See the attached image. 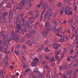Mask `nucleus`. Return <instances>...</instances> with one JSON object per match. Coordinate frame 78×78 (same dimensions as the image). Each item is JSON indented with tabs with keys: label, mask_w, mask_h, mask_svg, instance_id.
<instances>
[{
	"label": "nucleus",
	"mask_w": 78,
	"mask_h": 78,
	"mask_svg": "<svg viewBox=\"0 0 78 78\" xmlns=\"http://www.w3.org/2000/svg\"><path fill=\"white\" fill-rule=\"evenodd\" d=\"M27 1V0H21V2L20 3V5L17 6L16 8V9H18V11H22L23 9V7L25 5V2Z\"/></svg>",
	"instance_id": "nucleus-1"
},
{
	"label": "nucleus",
	"mask_w": 78,
	"mask_h": 78,
	"mask_svg": "<svg viewBox=\"0 0 78 78\" xmlns=\"http://www.w3.org/2000/svg\"><path fill=\"white\" fill-rule=\"evenodd\" d=\"M21 25L19 23H17L16 24V33H19V30L21 29Z\"/></svg>",
	"instance_id": "nucleus-2"
},
{
	"label": "nucleus",
	"mask_w": 78,
	"mask_h": 78,
	"mask_svg": "<svg viewBox=\"0 0 78 78\" xmlns=\"http://www.w3.org/2000/svg\"><path fill=\"white\" fill-rule=\"evenodd\" d=\"M52 46L54 49L57 50L59 48V47H60V44L58 43H54L52 44Z\"/></svg>",
	"instance_id": "nucleus-3"
},
{
	"label": "nucleus",
	"mask_w": 78,
	"mask_h": 78,
	"mask_svg": "<svg viewBox=\"0 0 78 78\" xmlns=\"http://www.w3.org/2000/svg\"><path fill=\"white\" fill-rule=\"evenodd\" d=\"M20 16L19 15H17L16 16L15 18L14 21L13 22L14 24H16L17 22H19V20L20 19H19V17Z\"/></svg>",
	"instance_id": "nucleus-4"
},
{
	"label": "nucleus",
	"mask_w": 78,
	"mask_h": 78,
	"mask_svg": "<svg viewBox=\"0 0 78 78\" xmlns=\"http://www.w3.org/2000/svg\"><path fill=\"white\" fill-rule=\"evenodd\" d=\"M49 14V12H47L46 13L44 14V18L45 19L49 20H50V17L48 16V14Z\"/></svg>",
	"instance_id": "nucleus-5"
},
{
	"label": "nucleus",
	"mask_w": 78,
	"mask_h": 78,
	"mask_svg": "<svg viewBox=\"0 0 78 78\" xmlns=\"http://www.w3.org/2000/svg\"><path fill=\"white\" fill-rule=\"evenodd\" d=\"M48 31H49V29L47 28L43 32L42 35L43 36H47L48 33Z\"/></svg>",
	"instance_id": "nucleus-6"
},
{
	"label": "nucleus",
	"mask_w": 78,
	"mask_h": 78,
	"mask_svg": "<svg viewBox=\"0 0 78 78\" xmlns=\"http://www.w3.org/2000/svg\"><path fill=\"white\" fill-rule=\"evenodd\" d=\"M48 2H45V4L42 6V8H43V10L45 11V9H47L48 8Z\"/></svg>",
	"instance_id": "nucleus-7"
},
{
	"label": "nucleus",
	"mask_w": 78,
	"mask_h": 78,
	"mask_svg": "<svg viewBox=\"0 0 78 78\" xmlns=\"http://www.w3.org/2000/svg\"><path fill=\"white\" fill-rule=\"evenodd\" d=\"M8 12H3V14H2L1 16H0V17L2 18H6V16H7L8 15Z\"/></svg>",
	"instance_id": "nucleus-8"
},
{
	"label": "nucleus",
	"mask_w": 78,
	"mask_h": 78,
	"mask_svg": "<svg viewBox=\"0 0 78 78\" xmlns=\"http://www.w3.org/2000/svg\"><path fill=\"white\" fill-rule=\"evenodd\" d=\"M61 51V50L60 49L59 51H58L57 52H57H56L55 55V58L56 60H57V59H58V55H59V53H60Z\"/></svg>",
	"instance_id": "nucleus-9"
},
{
	"label": "nucleus",
	"mask_w": 78,
	"mask_h": 78,
	"mask_svg": "<svg viewBox=\"0 0 78 78\" xmlns=\"http://www.w3.org/2000/svg\"><path fill=\"white\" fill-rule=\"evenodd\" d=\"M8 34L6 33V34H5L3 35V40H5V39H8Z\"/></svg>",
	"instance_id": "nucleus-10"
},
{
	"label": "nucleus",
	"mask_w": 78,
	"mask_h": 78,
	"mask_svg": "<svg viewBox=\"0 0 78 78\" xmlns=\"http://www.w3.org/2000/svg\"><path fill=\"white\" fill-rule=\"evenodd\" d=\"M11 3L10 2H8L7 3L6 7L7 8H11Z\"/></svg>",
	"instance_id": "nucleus-11"
},
{
	"label": "nucleus",
	"mask_w": 78,
	"mask_h": 78,
	"mask_svg": "<svg viewBox=\"0 0 78 78\" xmlns=\"http://www.w3.org/2000/svg\"><path fill=\"white\" fill-rule=\"evenodd\" d=\"M70 11V7H69V5L67 7V9H66L64 11L65 14L66 15L67 14V13L68 12Z\"/></svg>",
	"instance_id": "nucleus-12"
},
{
	"label": "nucleus",
	"mask_w": 78,
	"mask_h": 78,
	"mask_svg": "<svg viewBox=\"0 0 78 78\" xmlns=\"http://www.w3.org/2000/svg\"><path fill=\"white\" fill-rule=\"evenodd\" d=\"M19 36L17 35H15L13 39L14 41H16V42H18L19 40Z\"/></svg>",
	"instance_id": "nucleus-13"
},
{
	"label": "nucleus",
	"mask_w": 78,
	"mask_h": 78,
	"mask_svg": "<svg viewBox=\"0 0 78 78\" xmlns=\"http://www.w3.org/2000/svg\"><path fill=\"white\" fill-rule=\"evenodd\" d=\"M26 44H28L29 46L31 47L33 45V43L31 41L29 40L25 42Z\"/></svg>",
	"instance_id": "nucleus-14"
},
{
	"label": "nucleus",
	"mask_w": 78,
	"mask_h": 78,
	"mask_svg": "<svg viewBox=\"0 0 78 78\" xmlns=\"http://www.w3.org/2000/svg\"><path fill=\"white\" fill-rule=\"evenodd\" d=\"M38 73V74L37 75L38 78H44V77L45 76V75L44 74H41V73Z\"/></svg>",
	"instance_id": "nucleus-15"
},
{
	"label": "nucleus",
	"mask_w": 78,
	"mask_h": 78,
	"mask_svg": "<svg viewBox=\"0 0 78 78\" xmlns=\"http://www.w3.org/2000/svg\"><path fill=\"white\" fill-rule=\"evenodd\" d=\"M38 68L37 67H36L34 69L33 72L34 73H38Z\"/></svg>",
	"instance_id": "nucleus-16"
},
{
	"label": "nucleus",
	"mask_w": 78,
	"mask_h": 78,
	"mask_svg": "<svg viewBox=\"0 0 78 78\" xmlns=\"http://www.w3.org/2000/svg\"><path fill=\"white\" fill-rule=\"evenodd\" d=\"M30 24L31 23H30V21H28L27 22L26 25V28H29V27H30Z\"/></svg>",
	"instance_id": "nucleus-17"
},
{
	"label": "nucleus",
	"mask_w": 78,
	"mask_h": 78,
	"mask_svg": "<svg viewBox=\"0 0 78 78\" xmlns=\"http://www.w3.org/2000/svg\"><path fill=\"white\" fill-rule=\"evenodd\" d=\"M38 11H36V13L37 14L34 16L35 19H37L38 18H39V13H38Z\"/></svg>",
	"instance_id": "nucleus-18"
},
{
	"label": "nucleus",
	"mask_w": 78,
	"mask_h": 78,
	"mask_svg": "<svg viewBox=\"0 0 78 78\" xmlns=\"http://www.w3.org/2000/svg\"><path fill=\"white\" fill-rule=\"evenodd\" d=\"M33 61L37 64L38 62V61H39V58H35L34 59Z\"/></svg>",
	"instance_id": "nucleus-19"
},
{
	"label": "nucleus",
	"mask_w": 78,
	"mask_h": 78,
	"mask_svg": "<svg viewBox=\"0 0 78 78\" xmlns=\"http://www.w3.org/2000/svg\"><path fill=\"white\" fill-rule=\"evenodd\" d=\"M30 70L28 69H27L26 71H24V72H23V75H24V76H25L27 75V73H28V71H29Z\"/></svg>",
	"instance_id": "nucleus-20"
},
{
	"label": "nucleus",
	"mask_w": 78,
	"mask_h": 78,
	"mask_svg": "<svg viewBox=\"0 0 78 78\" xmlns=\"http://www.w3.org/2000/svg\"><path fill=\"white\" fill-rule=\"evenodd\" d=\"M60 37H61L60 41H64V37L62 35H60Z\"/></svg>",
	"instance_id": "nucleus-21"
},
{
	"label": "nucleus",
	"mask_w": 78,
	"mask_h": 78,
	"mask_svg": "<svg viewBox=\"0 0 78 78\" xmlns=\"http://www.w3.org/2000/svg\"><path fill=\"white\" fill-rule=\"evenodd\" d=\"M28 14H30V16H31L32 17H33V16H34V13L33 11H29L28 12Z\"/></svg>",
	"instance_id": "nucleus-22"
},
{
	"label": "nucleus",
	"mask_w": 78,
	"mask_h": 78,
	"mask_svg": "<svg viewBox=\"0 0 78 78\" xmlns=\"http://www.w3.org/2000/svg\"><path fill=\"white\" fill-rule=\"evenodd\" d=\"M50 22L47 21L45 23V27H48L50 25Z\"/></svg>",
	"instance_id": "nucleus-23"
},
{
	"label": "nucleus",
	"mask_w": 78,
	"mask_h": 78,
	"mask_svg": "<svg viewBox=\"0 0 78 78\" xmlns=\"http://www.w3.org/2000/svg\"><path fill=\"white\" fill-rule=\"evenodd\" d=\"M30 65L31 66H32V67H34L36 66V63L33 61L31 62Z\"/></svg>",
	"instance_id": "nucleus-24"
},
{
	"label": "nucleus",
	"mask_w": 78,
	"mask_h": 78,
	"mask_svg": "<svg viewBox=\"0 0 78 78\" xmlns=\"http://www.w3.org/2000/svg\"><path fill=\"white\" fill-rule=\"evenodd\" d=\"M21 31L22 34H24V32L26 31V30L25 29H21Z\"/></svg>",
	"instance_id": "nucleus-25"
},
{
	"label": "nucleus",
	"mask_w": 78,
	"mask_h": 78,
	"mask_svg": "<svg viewBox=\"0 0 78 78\" xmlns=\"http://www.w3.org/2000/svg\"><path fill=\"white\" fill-rule=\"evenodd\" d=\"M13 15L14 14L12 13L10 14L9 16V19H12V17H13Z\"/></svg>",
	"instance_id": "nucleus-26"
},
{
	"label": "nucleus",
	"mask_w": 78,
	"mask_h": 78,
	"mask_svg": "<svg viewBox=\"0 0 78 78\" xmlns=\"http://www.w3.org/2000/svg\"><path fill=\"white\" fill-rule=\"evenodd\" d=\"M30 75V78H36V76H34V74L33 73H31Z\"/></svg>",
	"instance_id": "nucleus-27"
},
{
	"label": "nucleus",
	"mask_w": 78,
	"mask_h": 78,
	"mask_svg": "<svg viewBox=\"0 0 78 78\" xmlns=\"http://www.w3.org/2000/svg\"><path fill=\"white\" fill-rule=\"evenodd\" d=\"M68 67V66L66 65V64H65L64 65V66H63V70H64V69H65L66 70H67V67Z\"/></svg>",
	"instance_id": "nucleus-28"
},
{
	"label": "nucleus",
	"mask_w": 78,
	"mask_h": 78,
	"mask_svg": "<svg viewBox=\"0 0 78 78\" xmlns=\"http://www.w3.org/2000/svg\"><path fill=\"white\" fill-rule=\"evenodd\" d=\"M76 73V72H74L73 73V78H76V76H77V75H76V73Z\"/></svg>",
	"instance_id": "nucleus-29"
},
{
	"label": "nucleus",
	"mask_w": 78,
	"mask_h": 78,
	"mask_svg": "<svg viewBox=\"0 0 78 78\" xmlns=\"http://www.w3.org/2000/svg\"><path fill=\"white\" fill-rule=\"evenodd\" d=\"M16 48H18V50L19 51H20V50H21V47H20V45H17L16 46Z\"/></svg>",
	"instance_id": "nucleus-30"
},
{
	"label": "nucleus",
	"mask_w": 78,
	"mask_h": 78,
	"mask_svg": "<svg viewBox=\"0 0 78 78\" xmlns=\"http://www.w3.org/2000/svg\"><path fill=\"white\" fill-rule=\"evenodd\" d=\"M15 54L16 55H19L20 51H19L18 50V51H17V50H15Z\"/></svg>",
	"instance_id": "nucleus-31"
},
{
	"label": "nucleus",
	"mask_w": 78,
	"mask_h": 78,
	"mask_svg": "<svg viewBox=\"0 0 78 78\" xmlns=\"http://www.w3.org/2000/svg\"><path fill=\"white\" fill-rule=\"evenodd\" d=\"M69 12L68 13H67L66 14L68 16H69V15H72V13H73L72 11L71 10L70 11H69L68 12Z\"/></svg>",
	"instance_id": "nucleus-32"
},
{
	"label": "nucleus",
	"mask_w": 78,
	"mask_h": 78,
	"mask_svg": "<svg viewBox=\"0 0 78 78\" xmlns=\"http://www.w3.org/2000/svg\"><path fill=\"white\" fill-rule=\"evenodd\" d=\"M69 52L70 55H73V54L74 53V52L73 50V49L71 48L70 49Z\"/></svg>",
	"instance_id": "nucleus-33"
},
{
	"label": "nucleus",
	"mask_w": 78,
	"mask_h": 78,
	"mask_svg": "<svg viewBox=\"0 0 78 78\" xmlns=\"http://www.w3.org/2000/svg\"><path fill=\"white\" fill-rule=\"evenodd\" d=\"M36 32V30H35V29H33L31 31L30 33H31V34H35Z\"/></svg>",
	"instance_id": "nucleus-34"
},
{
	"label": "nucleus",
	"mask_w": 78,
	"mask_h": 78,
	"mask_svg": "<svg viewBox=\"0 0 78 78\" xmlns=\"http://www.w3.org/2000/svg\"><path fill=\"white\" fill-rule=\"evenodd\" d=\"M15 33H16V32H15V31L13 30L10 34L12 35V36H14V35H15Z\"/></svg>",
	"instance_id": "nucleus-35"
},
{
	"label": "nucleus",
	"mask_w": 78,
	"mask_h": 78,
	"mask_svg": "<svg viewBox=\"0 0 78 78\" xmlns=\"http://www.w3.org/2000/svg\"><path fill=\"white\" fill-rule=\"evenodd\" d=\"M71 27L72 28L73 30H72V31H74V30H76V28L75 27L72 25L71 26Z\"/></svg>",
	"instance_id": "nucleus-36"
},
{
	"label": "nucleus",
	"mask_w": 78,
	"mask_h": 78,
	"mask_svg": "<svg viewBox=\"0 0 78 78\" xmlns=\"http://www.w3.org/2000/svg\"><path fill=\"white\" fill-rule=\"evenodd\" d=\"M5 17L4 18H2V17H0L1 19H3V22H4V23H6V19H5Z\"/></svg>",
	"instance_id": "nucleus-37"
},
{
	"label": "nucleus",
	"mask_w": 78,
	"mask_h": 78,
	"mask_svg": "<svg viewBox=\"0 0 78 78\" xmlns=\"http://www.w3.org/2000/svg\"><path fill=\"white\" fill-rule=\"evenodd\" d=\"M28 21L30 22V23H32L34 22V19H32V20Z\"/></svg>",
	"instance_id": "nucleus-38"
},
{
	"label": "nucleus",
	"mask_w": 78,
	"mask_h": 78,
	"mask_svg": "<svg viewBox=\"0 0 78 78\" xmlns=\"http://www.w3.org/2000/svg\"><path fill=\"white\" fill-rule=\"evenodd\" d=\"M53 14V12H52V11H51V12H49V14H48V16L49 17H51V16H52V15Z\"/></svg>",
	"instance_id": "nucleus-39"
},
{
	"label": "nucleus",
	"mask_w": 78,
	"mask_h": 78,
	"mask_svg": "<svg viewBox=\"0 0 78 78\" xmlns=\"http://www.w3.org/2000/svg\"><path fill=\"white\" fill-rule=\"evenodd\" d=\"M5 44H2V45L0 47V48H1V49H3L4 48H5Z\"/></svg>",
	"instance_id": "nucleus-40"
},
{
	"label": "nucleus",
	"mask_w": 78,
	"mask_h": 78,
	"mask_svg": "<svg viewBox=\"0 0 78 78\" xmlns=\"http://www.w3.org/2000/svg\"><path fill=\"white\" fill-rule=\"evenodd\" d=\"M63 76V78H67V75H66V73H63V74L62 75Z\"/></svg>",
	"instance_id": "nucleus-41"
},
{
	"label": "nucleus",
	"mask_w": 78,
	"mask_h": 78,
	"mask_svg": "<svg viewBox=\"0 0 78 78\" xmlns=\"http://www.w3.org/2000/svg\"><path fill=\"white\" fill-rule=\"evenodd\" d=\"M22 66L23 68H27V65H25V63L22 64Z\"/></svg>",
	"instance_id": "nucleus-42"
},
{
	"label": "nucleus",
	"mask_w": 78,
	"mask_h": 78,
	"mask_svg": "<svg viewBox=\"0 0 78 78\" xmlns=\"http://www.w3.org/2000/svg\"><path fill=\"white\" fill-rule=\"evenodd\" d=\"M8 60V55H6L3 59V61H7Z\"/></svg>",
	"instance_id": "nucleus-43"
},
{
	"label": "nucleus",
	"mask_w": 78,
	"mask_h": 78,
	"mask_svg": "<svg viewBox=\"0 0 78 78\" xmlns=\"http://www.w3.org/2000/svg\"><path fill=\"white\" fill-rule=\"evenodd\" d=\"M50 72V68H48L47 69V72L48 73V74L50 75V73H49V72Z\"/></svg>",
	"instance_id": "nucleus-44"
},
{
	"label": "nucleus",
	"mask_w": 78,
	"mask_h": 78,
	"mask_svg": "<svg viewBox=\"0 0 78 78\" xmlns=\"http://www.w3.org/2000/svg\"><path fill=\"white\" fill-rule=\"evenodd\" d=\"M44 51H50V50L48 49V48H46L44 49Z\"/></svg>",
	"instance_id": "nucleus-45"
},
{
	"label": "nucleus",
	"mask_w": 78,
	"mask_h": 78,
	"mask_svg": "<svg viewBox=\"0 0 78 78\" xmlns=\"http://www.w3.org/2000/svg\"><path fill=\"white\" fill-rule=\"evenodd\" d=\"M33 5H31V4H28V5L27 8L28 9H29L31 7V6H32Z\"/></svg>",
	"instance_id": "nucleus-46"
},
{
	"label": "nucleus",
	"mask_w": 78,
	"mask_h": 78,
	"mask_svg": "<svg viewBox=\"0 0 78 78\" xmlns=\"http://www.w3.org/2000/svg\"><path fill=\"white\" fill-rule=\"evenodd\" d=\"M52 22L54 24H56V22L55 19H53Z\"/></svg>",
	"instance_id": "nucleus-47"
},
{
	"label": "nucleus",
	"mask_w": 78,
	"mask_h": 78,
	"mask_svg": "<svg viewBox=\"0 0 78 78\" xmlns=\"http://www.w3.org/2000/svg\"><path fill=\"white\" fill-rule=\"evenodd\" d=\"M7 66H8V61H7L4 65V68H6Z\"/></svg>",
	"instance_id": "nucleus-48"
},
{
	"label": "nucleus",
	"mask_w": 78,
	"mask_h": 78,
	"mask_svg": "<svg viewBox=\"0 0 78 78\" xmlns=\"http://www.w3.org/2000/svg\"><path fill=\"white\" fill-rule=\"evenodd\" d=\"M57 32L58 33H60L61 32V29L60 28H58L57 29Z\"/></svg>",
	"instance_id": "nucleus-49"
},
{
	"label": "nucleus",
	"mask_w": 78,
	"mask_h": 78,
	"mask_svg": "<svg viewBox=\"0 0 78 78\" xmlns=\"http://www.w3.org/2000/svg\"><path fill=\"white\" fill-rule=\"evenodd\" d=\"M22 22V25L24 27V26H25V24H26V22H25V21H23Z\"/></svg>",
	"instance_id": "nucleus-50"
},
{
	"label": "nucleus",
	"mask_w": 78,
	"mask_h": 78,
	"mask_svg": "<svg viewBox=\"0 0 78 78\" xmlns=\"http://www.w3.org/2000/svg\"><path fill=\"white\" fill-rule=\"evenodd\" d=\"M55 28H56V26H53L52 28V30L53 31H54V30L55 29Z\"/></svg>",
	"instance_id": "nucleus-51"
},
{
	"label": "nucleus",
	"mask_w": 78,
	"mask_h": 78,
	"mask_svg": "<svg viewBox=\"0 0 78 78\" xmlns=\"http://www.w3.org/2000/svg\"><path fill=\"white\" fill-rule=\"evenodd\" d=\"M21 53H22V54H25V49L23 50V51H21Z\"/></svg>",
	"instance_id": "nucleus-52"
},
{
	"label": "nucleus",
	"mask_w": 78,
	"mask_h": 78,
	"mask_svg": "<svg viewBox=\"0 0 78 78\" xmlns=\"http://www.w3.org/2000/svg\"><path fill=\"white\" fill-rule=\"evenodd\" d=\"M5 73H6V72L5 71H2L0 72V73L1 74H5Z\"/></svg>",
	"instance_id": "nucleus-53"
},
{
	"label": "nucleus",
	"mask_w": 78,
	"mask_h": 78,
	"mask_svg": "<svg viewBox=\"0 0 78 78\" xmlns=\"http://www.w3.org/2000/svg\"><path fill=\"white\" fill-rule=\"evenodd\" d=\"M27 3H28V5H31V0H28V1Z\"/></svg>",
	"instance_id": "nucleus-54"
},
{
	"label": "nucleus",
	"mask_w": 78,
	"mask_h": 78,
	"mask_svg": "<svg viewBox=\"0 0 78 78\" xmlns=\"http://www.w3.org/2000/svg\"><path fill=\"white\" fill-rule=\"evenodd\" d=\"M75 36V35L74 34H73V35L72 36V37H71L70 39L72 40H73L74 39V37Z\"/></svg>",
	"instance_id": "nucleus-55"
},
{
	"label": "nucleus",
	"mask_w": 78,
	"mask_h": 78,
	"mask_svg": "<svg viewBox=\"0 0 78 78\" xmlns=\"http://www.w3.org/2000/svg\"><path fill=\"white\" fill-rule=\"evenodd\" d=\"M60 15H62V14H63V10H60Z\"/></svg>",
	"instance_id": "nucleus-56"
},
{
	"label": "nucleus",
	"mask_w": 78,
	"mask_h": 78,
	"mask_svg": "<svg viewBox=\"0 0 78 78\" xmlns=\"http://www.w3.org/2000/svg\"><path fill=\"white\" fill-rule=\"evenodd\" d=\"M12 12H13L12 14H16V10L15 9H13Z\"/></svg>",
	"instance_id": "nucleus-57"
},
{
	"label": "nucleus",
	"mask_w": 78,
	"mask_h": 78,
	"mask_svg": "<svg viewBox=\"0 0 78 78\" xmlns=\"http://www.w3.org/2000/svg\"><path fill=\"white\" fill-rule=\"evenodd\" d=\"M73 22V19L70 20L68 21L69 23H72Z\"/></svg>",
	"instance_id": "nucleus-58"
},
{
	"label": "nucleus",
	"mask_w": 78,
	"mask_h": 78,
	"mask_svg": "<svg viewBox=\"0 0 78 78\" xmlns=\"http://www.w3.org/2000/svg\"><path fill=\"white\" fill-rule=\"evenodd\" d=\"M72 65H73V62H72L69 65V68H70L72 66Z\"/></svg>",
	"instance_id": "nucleus-59"
},
{
	"label": "nucleus",
	"mask_w": 78,
	"mask_h": 78,
	"mask_svg": "<svg viewBox=\"0 0 78 78\" xmlns=\"http://www.w3.org/2000/svg\"><path fill=\"white\" fill-rule=\"evenodd\" d=\"M9 23L10 24L11 23H12V20L11 19H10L9 18Z\"/></svg>",
	"instance_id": "nucleus-60"
},
{
	"label": "nucleus",
	"mask_w": 78,
	"mask_h": 78,
	"mask_svg": "<svg viewBox=\"0 0 78 78\" xmlns=\"http://www.w3.org/2000/svg\"><path fill=\"white\" fill-rule=\"evenodd\" d=\"M45 59H47L48 60L50 59V57H48V56H45Z\"/></svg>",
	"instance_id": "nucleus-61"
},
{
	"label": "nucleus",
	"mask_w": 78,
	"mask_h": 78,
	"mask_svg": "<svg viewBox=\"0 0 78 78\" xmlns=\"http://www.w3.org/2000/svg\"><path fill=\"white\" fill-rule=\"evenodd\" d=\"M3 44H4V45H6V44H7V41H6V40L4 41H3Z\"/></svg>",
	"instance_id": "nucleus-62"
},
{
	"label": "nucleus",
	"mask_w": 78,
	"mask_h": 78,
	"mask_svg": "<svg viewBox=\"0 0 78 78\" xmlns=\"http://www.w3.org/2000/svg\"><path fill=\"white\" fill-rule=\"evenodd\" d=\"M45 12V10H43V12H42L41 14V16H43V14H44V13Z\"/></svg>",
	"instance_id": "nucleus-63"
},
{
	"label": "nucleus",
	"mask_w": 78,
	"mask_h": 78,
	"mask_svg": "<svg viewBox=\"0 0 78 78\" xmlns=\"http://www.w3.org/2000/svg\"><path fill=\"white\" fill-rule=\"evenodd\" d=\"M31 35L29 34H27L26 35V37L28 38L30 37Z\"/></svg>",
	"instance_id": "nucleus-64"
}]
</instances>
